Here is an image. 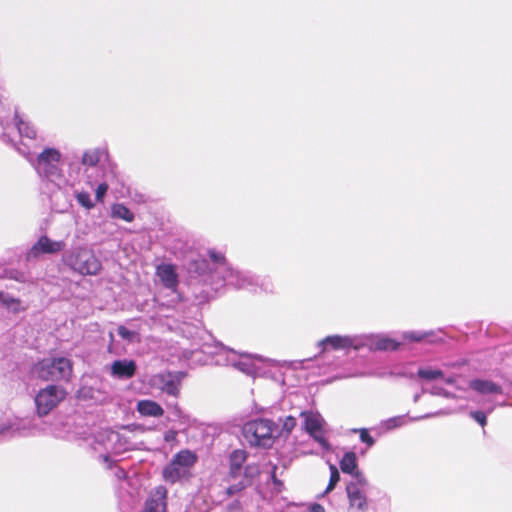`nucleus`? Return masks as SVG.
I'll return each mask as SVG.
<instances>
[{
  "label": "nucleus",
  "instance_id": "nucleus-14",
  "mask_svg": "<svg viewBox=\"0 0 512 512\" xmlns=\"http://www.w3.org/2000/svg\"><path fill=\"white\" fill-rule=\"evenodd\" d=\"M360 335L354 336H341V335H332L327 336L323 340L319 342V346L322 348V351L325 352L329 349L332 350H346L349 348H353L355 350H359L361 348Z\"/></svg>",
  "mask_w": 512,
  "mask_h": 512
},
{
  "label": "nucleus",
  "instance_id": "nucleus-33",
  "mask_svg": "<svg viewBox=\"0 0 512 512\" xmlns=\"http://www.w3.org/2000/svg\"><path fill=\"white\" fill-rule=\"evenodd\" d=\"M170 407L172 409L173 420H178L181 424L189 423V417L183 413L177 404L171 405Z\"/></svg>",
  "mask_w": 512,
  "mask_h": 512
},
{
  "label": "nucleus",
  "instance_id": "nucleus-15",
  "mask_svg": "<svg viewBox=\"0 0 512 512\" xmlns=\"http://www.w3.org/2000/svg\"><path fill=\"white\" fill-rule=\"evenodd\" d=\"M149 383L152 387L174 397H177L180 391V378L171 372L155 374L150 378Z\"/></svg>",
  "mask_w": 512,
  "mask_h": 512
},
{
  "label": "nucleus",
  "instance_id": "nucleus-27",
  "mask_svg": "<svg viewBox=\"0 0 512 512\" xmlns=\"http://www.w3.org/2000/svg\"><path fill=\"white\" fill-rule=\"evenodd\" d=\"M428 339L430 343L439 342L441 339L434 336L432 331L420 332V331H409L403 333V340L409 342H420Z\"/></svg>",
  "mask_w": 512,
  "mask_h": 512
},
{
  "label": "nucleus",
  "instance_id": "nucleus-19",
  "mask_svg": "<svg viewBox=\"0 0 512 512\" xmlns=\"http://www.w3.org/2000/svg\"><path fill=\"white\" fill-rule=\"evenodd\" d=\"M166 489L159 486L154 493L147 499L144 512H165Z\"/></svg>",
  "mask_w": 512,
  "mask_h": 512
},
{
  "label": "nucleus",
  "instance_id": "nucleus-38",
  "mask_svg": "<svg viewBox=\"0 0 512 512\" xmlns=\"http://www.w3.org/2000/svg\"><path fill=\"white\" fill-rule=\"evenodd\" d=\"M295 426H296V419L292 416H287L283 421L282 429L286 433H290Z\"/></svg>",
  "mask_w": 512,
  "mask_h": 512
},
{
  "label": "nucleus",
  "instance_id": "nucleus-51",
  "mask_svg": "<svg viewBox=\"0 0 512 512\" xmlns=\"http://www.w3.org/2000/svg\"><path fill=\"white\" fill-rule=\"evenodd\" d=\"M432 393H433V394H440V392H439V391H433Z\"/></svg>",
  "mask_w": 512,
  "mask_h": 512
},
{
  "label": "nucleus",
  "instance_id": "nucleus-46",
  "mask_svg": "<svg viewBox=\"0 0 512 512\" xmlns=\"http://www.w3.org/2000/svg\"><path fill=\"white\" fill-rule=\"evenodd\" d=\"M102 458H103L104 462H108L109 461V456L108 455H103Z\"/></svg>",
  "mask_w": 512,
  "mask_h": 512
},
{
  "label": "nucleus",
  "instance_id": "nucleus-49",
  "mask_svg": "<svg viewBox=\"0 0 512 512\" xmlns=\"http://www.w3.org/2000/svg\"><path fill=\"white\" fill-rule=\"evenodd\" d=\"M112 450H113V452H115V453H118V452H119V449H117L116 447H112Z\"/></svg>",
  "mask_w": 512,
  "mask_h": 512
},
{
  "label": "nucleus",
  "instance_id": "nucleus-36",
  "mask_svg": "<svg viewBox=\"0 0 512 512\" xmlns=\"http://www.w3.org/2000/svg\"><path fill=\"white\" fill-rule=\"evenodd\" d=\"M12 123L4 124L2 121H0V135L7 141V142H14V139L11 137V128H13Z\"/></svg>",
  "mask_w": 512,
  "mask_h": 512
},
{
  "label": "nucleus",
  "instance_id": "nucleus-41",
  "mask_svg": "<svg viewBox=\"0 0 512 512\" xmlns=\"http://www.w3.org/2000/svg\"><path fill=\"white\" fill-rule=\"evenodd\" d=\"M226 510H227V512H241L242 507H241L239 501H234L227 505Z\"/></svg>",
  "mask_w": 512,
  "mask_h": 512
},
{
  "label": "nucleus",
  "instance_id": "nucleus-11",
  "mask_svg": "<svg viewBox=\"0 0 512 512\" xmlns=\"http://www.w3.org/2000/svg\"><path fill=\"white\" fill-rule=\"evenodd\" d=\"M301 416L304 418L305 430L318 442L323 450L330 451L331 445L325 438V421L322 416L317 412H302Z\"/></svg>",
  "mask_w": 512,
  "mask_h": 512
},
{
  "label": "nucleus",
  "instance_id": "nucleus-18",
  "mask_svg": "<svg viewBox=\"0 0 512 512\" xmlns=\"http://www.w3.org/2000/svg\"><path fill=\"white\" fill-rule=\"evenodd\" d=\"M156 275L167 289L175 290L178 286V275L172 264H160L156 268Z\"/></svg>",
  "mask_w": 512,
  "mask_h": 512
},
{
  "label": "nucleus",
  "instance_id": "nucleus-32",
  "mask_svg": "<svg viewBox=\"0 0 512 512\" xmlns=\"http://www.w3.org/2000/svg\"><path fill=\"white\" fill-rule=\"evenodd\" d=\"M117 333L123 340L129 343L137 342L139 339V335L136 331L129 330L122 325L117 328Z\"/></svg>",
  "mask_w": 512,
  "mask_h": 512
},
{
  "label": "nucleus",
  "instance_id": "nucleus-21",
  "mask_svg": "<svg viewBox=\"0 0 512 512\" xmlns=\"http://www.w3.org/2000/svg\"><path fill=\"white\" fill-rule=\"evenodd\" d=\"M108 152L104 148H92L86 150L81 158V163L86 167V171L88 168L96 167L104 158H107Z\"/></svg>",
  "mask_w": 512,
  "mask_h": 512
},
{
  "label": "nucleus",
  "instance_id": "nucleus-34",
  "mask_svg": "<svg viewBox=\"0 0 512 512\" xmlns=\"http://www.w3.org/2000/svg\"><path fill=\"white\" fill-rule=\"evenodd\" d=\"M109 189V185L106 181L100 183L95 189V198L98 202H103V199Z\"/></svg>",
  "mask_w": 512,
  "mask_h": 512
},
{
  "label": "nucleus",
  "instance_id": "nucleus-29",
  "mask_svg": "<svg viewBox=\"0 0 512 512\" xmlns=\"http://www.w3.org/2000/svg\"><path fill=\"white\" fill-rule=\"evenodd\" d=\"M418 376L422 379L431 381L443 378V373L439 369L421 368L418 370Z\"/></svg>",
  "mask_w": 512,
  "mask_h": 512
},
{
  "label": "nucleus",
  "instance_id": "nucleus-5",
  "mask_svg": "<svg viewBox=\"0 0 512 512\" xmlns=\"http://www.w3.org/2000/svg\"><path fill=\"white\" fill-rule=\"evenodd\" d=\"M276 424L268 419H255L247 422L243 426V436L245 440L255 447L269 448L273 445Z\"/></svg>",
  "mask_w": 512,
  "mask_h": 512
},
{
  "label": "nucleus",
  "instance_id": "nucleus-30",
  "mask_svg": "<svg viewBox=\"0 0 512 512\" xmlns=\"http://www.w3.org/2000/svg\"><path fill=\"white\" fill-rule=\"evenodd\" d=\"M329 469H330V479H329L328 486L326 487L323 495L331 492L335 488L337 483L340 481V473H339L337 467L334 464H330Z\"/></svg>",
  "mask_w": 512,
  "mask_h": 512
},
{
  "label": "nucleus",
  "instance_id": "nucleus-17",
  "mask_svg": "<svg viewBox=\"0 0 512 512\" xmlns=\"http://www.w3.org/2000/svg\"><path fill=\"white\" fill-rule=\"evenodd\" d=\"M136 362L130 359L115 360L110 366L111 376L118 379H130L135 375Z\"/></svg>",
  "mask_w": 512,
  "mask_h": 512
},
{
  "label": "nucleus",
  "instance_id": "nucleus-8",
  "mask_svg": "<svg viewBox=\"0 0 512 512\" xmlns=\"http://www.w3.org/2000/svg\"><path fill=\"white\" fill-rule=\"evenodd\" d=\"M197 461V456L190 450L178 452L163 469V478L166 482L174 484L187 480L191 476V470Z\"/></svg>",
  "mask_w": 512,
  "mask_h": 512
},
{
  "label": "nucleus",
  "instance_id": "nucleus-44",
  "mask_svg": "<svg viewBox=\"0 0 512 512\" xmlns=\"http://www.w3.org/2000/svg\"><path fill=\"white\" fill-rule=\"evenodd\" d=\"M115 476L118 479H124L126 477V472L124 469L118 468L115 472Z\"/></svg>",
  "mask_w": 512,
  "mask_h": 512
},
{
  "label": "nucleus",
  "instance_id": "nucleus-20",
  "mask_svg": "<svg viewBox=\"0 0 512 512\" xmlns=\"http://www.w3.org/2000/svg\"><path fill=\"white\" fill-rule=\"evenodd\" d=\"M11 137L13 138V134L15 132L18 133L20 137H26L28 139H34L36 137V130L29 122L25 121L21 118L17 112L14 113V122L11 125Z\"/></svg>",
  "mask_w": 512,
  "mask_h": 512
},
{
  "label": "nucleus",
  "instance_id": "nucleus-9",
  "mask_svg": "<svg viewBox=\"0 0 512 512\" xmlns=\"http://www.w3.org/2000/svg\"><path fill=\"white\" fill-rule=\"evenodd\" d=\"M370 484L361 472L353 475L346 485V493L349 502L348 509L352 512H366L368 510L367 494Z\"/></svg>",
  "mask_w": 512,
  "mask_h": 512
},
{
  "label": "nucleus",
  "instance_id": "nucleus-22",
  "mask_svg": "<svg viewBox=\"0 0 512 512\" xmlns=\"http://www.w3.org/2000/svg\"><path fill=\"white\" fill-rule=\"evenodd\" d=\"M136 409L145 417H161L164 414L163 408L153 400H139Z\"/></svg>",
  "mask_w": 512,
  "mask_h": 512
},
{
  "label": "nucleus",
  "instance_id": "nucleus-28",
  "mask_svg": "<svg viewBox=\"0 0 512 512\" xmlns=\"http://www.w3.org/2000/svg\"><path fill=\"white\" fill-rule=\"evenodd\" d=\"M111 217L122 219L126 222H132L134 220V214L122 203H116L111 207Z\"/></svg>",
  "mask_w": 512,
  "mask_h": 512
},
{
  "label": "nucleus",
  "instance_id": "nucleus-35",
  "mask_svg": "<svg viewBox=\"0 0 512 512\" xmlns=\"http://www.w3.org/2000/svg\"><path fill=\"white\" fill-rule=\"evenodd\" d=\"M5 277L22 283L28 281V276L25 273L16 270L6 271Z\"/></svg>",
  "mask_w": 512,
  "mask_h": 512
},
{
  "label": "nucleus",
  "instance_id": "nucleus-10",
  "mask_svg": "<svg viewBox=\"0 0 512 512\" xmlns=\"http://www.w3.org/2000/svg\"><path fill=\"white\" fill-rule=\"evenodd\" d=\"M66 397L64 388L58 385H48L35 396L36 411L39 416L49 414Z\"/></svg>",
  "mask_w": 512,
  "mask_h": 512
},
{
  "label": "nucleus",
  "instance_id": "nucleus-52",
  "mask_svg": "<svg viewBox=\"0 0 512 512\" xmlns=\"http://www.w3.org/2000/svg\"><path fill=\"white\" fill-rule=\"evenodd\" d=\"M444 396L450 397V394L449 393H444Z\"/></svg>",
  "mask_w": 512,
  "mask_h": 512
},
{
  "label": "nucleus",
  "instance_id": "nucleus-48",
  "mask_svg": "<svg viewBox=\"0 0 512 512\" xmlns=\"http://www.w3.org/2000/svg\"><path fill=\"white\" fill-rule=\"evenodd\" d=\"M418 400H419V395L417 394L414 396V402H417Z\"/></svg>",
  "mask_w": 512,
  "mask_h": 512
},
{
  "label": "nucleus",
  "instance_id": "nucleus-16",
  "mask_svg": "<svg viewBox=\"0 0 512 512\" xmlns=\"http://www.w3.org/2000/svg\"><path fill=\"white\" fill-rule=\"evenodd\" d=\"M361 348L367 347L370 350H396L400 342L384 335L364 334L360 335Z\"/></svg>",
  "mask_w": 512,
  "mask_h": 512
},
{
  "label": "nucleus",
  "instance_id": "nucleus-2",
  "mask_svg": "<svg viewBox=\"0 0 512 512\" xmlns=\"http://www.w3.org/2000/svg\"><path fill=\"white\" fill-rule=\"evenodd\" d=\"M202 351L206 354H215L217 357L215 361L216 364L231 365L239 371L252 376L260 373V363L264 361V359L259 356L238 354L236 351L219 343L215 345V351L210 350V346L208 344H204L202 346Z\"/></svg>",
  "mask_w": 512,
  "mask_h": 512
},
{
  "label": "nucleus",
  "instance_id": "nucleus-26",
  "mask_svg": "<svg viewBox=\"0 0 512 512\" xmlns=\"http://www.w3.org/2000/svg\"><path fill=\"white\" fill-rule=\"evenodd\" d=\"M340 468L343 473L350 474L352 479L354 474L360 472L357 468L356 454L354 452L345 453L340 460Z\"/></svg>",
  "mask_w": 512,
  "mask_h": 512
},
{
  "label": "nucleus",
  "instance_id": "nucleus-50",
  "mask_svg": "<svg viewBox=\"0 0 512 512\" xmlns=\"http://www.w3.org/2000/svg\"><path fill=\"white\" fill-rule=\"evenodd\" d=\"M69 167H70V169L72 170V169H73V164H72V163H70V164H69Z\"/></svg>",
  "mask_w": 512,
  "mask_h": 512
},
{
  "label": "nucleus",
  "instance_id": "nucleus-39",
  "mask_svg": "<svg viewBox=\"0 0 512 512\" xmlns=\"http://www.w3.org/2000/svg\"><path fill=\"white\" fill-rule=\"evenodd\" d=\"M360 434V439L363 443H366L369 447L374 444V439L369 435L367 429H359L357 430Z\"/></svg>",
  "mask_w": 512,
  "mask_h": 512
},
{
  "label": "nucleus",
  "instance_id": "nucleus-45",
  "mask_svg": "<svg viewBox=\"0 0 512 512\" xmlns=\"http://www.w3.org/2000/svg\"><path fill=\"white\" fill-rule=\"evenodd\" d=\"M202 267H208V264H207L205 261H203V262H201V263L198 265V268H202Z\"/></svg>",
  "mask_w": 512,
  "mask_h": 512
},
{
  "label": "nucleus",
  "instance_id": "nucleus-37",
  "mask_svg": "<svg viewBox=\"0 0 512 512\" xmlns=\"http://www.w3.org/2000/svg\"><path fill=\"white\" fill-rule=\"evenodd\" d=\"M471 418H473L477 423H479L482 427L487 423V415L482 411H472L470 412Z\"/></svg>",
  "mask_w": 512,
  "mask_h": 512
},
{
  "label": "nucleus",
  "instance_id": "nucleus-47",
  "mask_svg": "<svg viewBox=\"0 0 512 512\" xmlns=\"http://www.w3.org/2000/svg\"><path fill=\"white\" fill-rule=\"evenodd\" d=\"M445 381H446L447 383H452V382H453V379H452L451 377H448V378H446V379H445Z\"/></svg>",
  "mask_w": 512,
  "mask_h": 512
},
{
  "label": "nucleus",
  "instance_id": "nucleus-13",
  "mask_svg": "<svg viewBox=\"0 0 512 512\" xmlns=\"http://www.w3.org/2000/svg\"><path fill=\"white\" fill-rule=\"evenodd\" d=\"M66 243L63 240L55 241L47 237L46 235L41 236L36 243L27 251L26 261H34L40 258L44 254H57L64 250Z\"/></svg>",
  "mask_w": 512,
  "mask_h": 512
},
{
  "label": "nucleus",
  "instance_id": "nucleus-43",
  "mask_svg": "<svg viewBox=\"0 0 512 512\" xmlns=\"http://www.w3.org/2000/svg\"><path fill=\"white\" fill-rule=\"evenodd\" d=\"M109 443H116L120 440V435L117 432L110 431L107 435Z\"/></svg>",
  "mask_w": 512,
  "mask_h": 512
},
{
  "label": "nucleus",
  "instance_id": "nucleus-7",
  "mask_svg": "<svg viewBox=\"0 0 512 512\" xmlns=\"http://www.w3.org/2000/svg\"><path fill=\"white\" fill-rule=\"evenodd\" d=\"M64 262L81 275L95 276L102 269V263L93 250L84 246L78 247L70 254L65 255Z\"/></svg>",
  "mask_w": 512,
  "mask_h": 512
},
{
  "label": "nucleus",
  "instance_id": "nucleus-3",
  "mask_svg": "<svg viewBox=\"0 0 512 512\" xmlns=\"http://www.w3.org/2000/svg\"><path fill=\"white\" fill-rule=\"evenodd\" d=\"M61 153L55 148H45L38 154L34 167L38 175L55 184L58 188L71 184L70 180L65 178L60 167Z\"/></svg>",
  "mask_w": 512,
  "mask_h": 512
},
{
  "label": "nucleus",
  "instance_id": "nucleus-31",
  "mask_svg": "<svg viewBox=\"0 0 512 512\" xmlns=\"http://www.w3.org/2000/svg\"><path fill=\"white\" fill-rule=\"evenodd\" d=\"M75 198L77 202L84 208L90 210L94 208L95 204L93 200L91 199V196L86 191H77L75 192Z\"/></svg>",
  "mask_w": 512,
  "mask_h": 512
},
{
  "label": "nucleus",
  "instance_id": "nucleus-40",
  "mask_svg": "<svg viewBox=\"0 0 512 512\" xmlns=\"http://www.w3.org/2000/svg\"><path fill=\"white\" fill-rule=\"evenodd\" d=\"M302 512H325V509L322 505L313 503L306 507Z\"/></svg>",
  "mask_w": 512,
  "mask_h": 512
},
{
  "label": "nucleus",
  "instance_id": "nucleus-1",
  "mask_svg": "<svg viewBox=\"0 0 512 512\" xmlns=\"http://www.w3.org/2000/svg\"><path fill=\"white\" fill-rule=\"evenodd\" d=\"M212 267L209 272L203 275V281L210 285L214 290L223 286H232L235 288H245L256 291L257 287L261 290L271 291L272 283L267 279L253 275L248 271L233 269L227 262L221 252L210 250L208 252Z\"/></svg>",
  "mask_w": 512,
  "mask_h": 512
},
{
  "label": "nucleus",
  "instance_id": "nucleus-12",
  "mask_svg": "<svg viewBox=\"0 0 512 512\" xmlns=\"http://www.w3.org/2000/svg\"><path fill=\"white\" fill-rule=\"evenodd\" d=\"M37 431L38 428L32 420L7 415L0 418V434L27 436L33 435Z\"/></svg>",
  "mask_w": 512,
  "mask_h": 512
},
{
  "label": "nucleus",
  "instance_id": "nucleus-25",
  "mask_svg": "<svg viewBox=\"0 0 512 512\" xmlns=\"http://www.w3.org/2000/svg\"><path fill=\"white\" fill-rule=\"evenodd\" d=\"M0 305L13 313H18L25 309L19 298H15L3 291H0Z\"/></svg>",
  "mask_w": 512,
  "mask_h": 512
},
{
  "label": "nucleus",
  "instance_id": "nucleus-4",
  "mask_svg": "<svg viewBox=\"0 0 512 512\" xmlns=\"http://www.w3.org/2000/svg\"><path fill=\"white\" fill-rule=\"evenodd\" d=\"M246 459L247 453L244 450L237 449L231 452L229 456L230 467L228 477L229 480L234 481V483L224 488L227 496H232L242 491L249 482L248 478L258 472L256 468H252L251 466H247L243 469V464Z\"/></svg>",
  "mask_w": 512,
  "mask_h": 512
},
{
  "label": "nucleus",
  "instance_id": "nucleus-23",
  "mask_svg": "<svg viewBox=\"0 0 512 512\" xmlns=\"http://www.w3.org/2000/svg\"><path fill=\"white\" fill-rule=\"evenodd\" d=\"M470 388L484 395L500 394V387L488 380H472L469 383Z\"/></svg>",
  "mask_w": 512,
  "mask_h": 512
},
{
  "label": "nucleus",
  "instance_id": "nucleus-6",
  "mask_svg": "<svg viewBox=\"0 0 512 512\" xmlns=\"http://www.w3.org/2000/svg\"><path fill=\"white\" fill-rule=\"evenodd\" d=\"M72 372V362L66 357L43 359L33 368V373L46 381H69Z\"/></svg>",
  "mask_w": 512,
  "mask_h": 512
},
{
  "label": "nucleus",
  "instance_id": "nucleus-24",
  "mask_svg": "<svg viewBox=\"0 0 512 512\" xmlns=\"http://www.w3.org/2000/svg\"><path fill=\"white\" fill-rule=\"evenodd\" d=\"M442 414H445V412L439 411L436 413L426 414V415L418 416V417H414V418H408L407 416H404V415L396 416V417L390 418L387 421H385L384 425L387 429H393L396 427L403 426V425L407 424L409 421H418V420H422V419H426L429 417L438 416V415H442Z\"/></svg>",
  "mask_w": 512,
  "mask_h": 512
},
{
  "label": "nucleus",
  "instance_id": "nucleus-42",
  "mask_svg": "<svg viewBox=\"0 0 512 512\" xmlns=\"http://www.w3.org/2000/svg\"><path fill=\"white\" fill-rule=\"evenodd\" d=\"M177 432L174 430H168L164 434V439L166 442H173L176 439Z\"/></svg>",
  "mask_w": 512,
  "mask_h": 512
}]
</instances>
